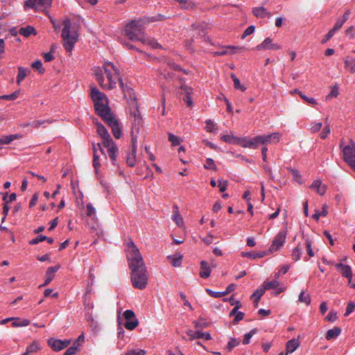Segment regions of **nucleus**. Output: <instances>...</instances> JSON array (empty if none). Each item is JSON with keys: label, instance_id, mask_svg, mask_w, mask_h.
Here are the masks:
<instances>
[{"label": "nucleus", "instance_id": "a18cd8bd", "mask_svg": "<svg viewBox=\"0 0 355 355\" xmlns=\"http://www.w3.org/2000/svg\"><path fill=\"white\" fill-rule=\"evenodd\" d=\"M144 44H148L151 46L153 49H158L161 47V45L153 38H149L147 37V41L141 42Z\"/></svg>", "mask_w": 355, "mask_h": 355}, {"label": "nucleus", "instance_id": "864d4df0", "mask_svg": "<svg viewBox=\"0 0 355 355\" xmlns=\"http://www.w3.org/2000/svg\"><path fill=\"white\" fill-rule=\"evenodd\" d=\"M204 167L206 168V169H213V170H215L216 171L217 170V167L215 164V162L214 161L213 159L211 158H207L205 161V164L204 165Z\"/></svg>", "mask_w": 355, "mask_h": 355}, {"label": "nucleus", "instance_id": "f8f14e48", "mask_svg": "<svg viewBox=\"0 0 355 355\" xmlns=\"http://www.w3.org/2000/svg\"><path fill=\"white\" fill-rule=\"evenodd\" d=\"M130 114L132 122V128L138 132L139 125L142 121V118L138 109L137 103L130 105Z\"/></svg>", "mask_w": 355, "mask_h": 355}, {"label": "nucleus", "instance_id": "37998d69", "mask_svg": "<svg viewBox=\"0 0 355 355\" xmlns=\"http://www.w3.org/2000/svg\"><path fill=\"white\" fill-rule=\"evenodd\" d=\"M168 141L171 143L172 146H175L180 144L182 139L172 133H168Z\"/></svg>", "mask_w": 355, "mask_h": 355}, {"label": "nucleus", "instance_id": "e2e57ef3", "mask_svg": "<svg viewBox=\"0 0 355 355\" xmlns=\"http://www.w3.org/2000/svg\"><path fill=\"white\" fill-rule=\"evenodd\" d=\"M240 343V340L236 338H232L227 344V348L231 351L234 347L238 346Z\"/></svg>", "mask_w": 355, "mask_h": 355}, {"label": "nucleus", "instance_id": "f257e3e1", "mask_svg": "<svg viewBox=\"0 0 355 355\" xmlns=\"http://www.w3.org/2000/svg\"><path fill=\"white\" fill-rule=\"evenodd\" d=\"M94 76L99 85L103 89H112L116 87V80H119V85L130 103V105L136 104V95L133 89L125 85L119 78V70L110 62H105L103 67H96L94 68Z\"/></svg>", "mask_w": 355, "mask_h": 355}, {"label": "nucleus", "instance_id": "393cba45", "mask_svg": "<svg viewBox=\"0 0 355 355\" xmlns=\"http://www.w3.org/2000/svg\"><path fill=\"white\" fill-rule=\"evenodd\" d=\"M345 67L350 73H355V58L347 56L344 58Z\"/></svg>", "mask_w": 355, "mask_h": 355}, {"label": "nucleus", "instance_id": "ea45409f", "mask_svg": "<svg viewBox=\"0 0 355 355\" xmlns=\"http://www.w3.org/2000/svg\"><path fill=\"white\" fill-rule=\"evenodd\" d=\"M231 78L233 80L235 89L241 90L242 92L245 91L246 87L241 84L239 79L234 74H232Z\"/></svg>", "mask_w": 355, "mask_h": 355}, {"label": "nucleus", "instance_id": "09e8293b", "mask_svg": "<svg viewBox=\"0 0 355 355\" xmlns=\"http://www.w3.org/2000/svg\"><path fill=\"white\" fill-rule=\"evenodd\" d=\"M328 214L327 206L324 205L322 207V210L321 211H315V214L313 215V218L318 220L320 216H326Z\"/></svg>", "mask_w": 355, "mask_h": 355}, {"label": "nucleus", "instance_id": "9d476101", "mask_svg": "<svg viewBox=\"0 0 355 355\" xmlns=\"http://www.w3.org/2000/svg\"><path fill=\"white\" fill-rule=\"evenodd\" d=\"M123 316L126 320L124 323V327L127 329L133 330L138 326V320L136 318L135 314L132 310H125Z\"/></svg>", "mask_w": 355, "mask_h": 355}, {"label": "nucleus", "instance_id": "0eeeda50", "mask_svg": "<svg viewBox=\"0 0 355 355\" xmlns=\"http://www.w3.org/2000/svg\"><path fill=\"white\" fill-rule=\"evenodd\" d=\"M343 159L350 167L355 170V143L345 146L343 149Z\"/></svg>", "mask_w": 355, "mask_h": 355}, {"label": "nucleus", "instance_id": "052dcab7", "mask_svg": "<svg viewBox=\"0 0 355 355\" xmlns=\"http://www.w3.org/2000/svg\"><path fill=\"white\" fill-rule=\"evenodd\" d=\"M52 122V121L51 120H37V121H33L31 123V125L34 128H38L40 125L46 123H51Z\"/></svg>", "mask_w": 355, "mask_h": 355}, {"label": "nucleus", "instance_id": "338daca9", "mask_svg": "<svg viewBox=\"0 0 355 355\" xmlns=\"http://www.w3.org/2000/svg\"><path fill=\"white\" fill-rule=\"evenodd\" d=\"M339 94L338 88L337 86H334L331 88L330 93L327 96V99L337 97Z\"/></svg>", "mask_w": 355, "mask_h": 355}, {"label": "nucleus", "instance_id": "13d9d810", "mask_svg": "<svg viewBox=\"0 0 355 355\" xmlns=\"http://www.w3.org/2000/svg\"><path fill=\"white\" fill-rule=\"evenodd\" d=\"M330 132H331L330 127H329V124L327 123L320 134V138L322 139H326L328 137V135H329Z\"/></svg>", "mask_w": 355, "mask_h": 355}, {"label": "nucleus", "instance_id": "39448f33", "mask_svg": "<svg viewBox=\"0 0 355 355\" xmlns=\"http://www.w3.org/2000/svg\"><path fill=\"white\" fill-rule=\"evenodd\" d=\"M90 95L94 104L95 111L101 119L112 114L108 106V99L105 94L96 87H92Z\"/></svg>", "mask_w": 355, "mask_h": 355}, {"label": "nucleus", "instance_id": "1a4fd4ad", "mask_svg": "<svg viewBox=\"0 0 355 355\" xmlns=\"http://www.w3.org/2000/svg\"><path fill=\"white\" fill-rule=\"evenodd\" d=\"M112 129L114 137L119 139L121 136V130L118 120L111 114L102 119Z\"/></svg>", "mask_w": 355, "mask_h": 355}, {"label": "nucleus", "instance_id": "5701e85b", "mask_svg": "<svg viewBox=\"0 0 355 355\" xmlns=\"http://www.w3.org/2000/svg\"><path fill=\"white\" fill-rule=\"evenodd\" d=\"M211 272V269L210 268V266L208 262L206 261H202L200 262V276L202 278L207 279L208 278Z\"/></svg>", "mask_w": 355, "mask_h": 355}, {"label": "nucleus", "instance_id": "a19ab883", "mask_svg": "<svg viewBox=\"0 0 355 355\" xmlns=\"http://www.w3.org/2000/svg\"><path fill=\"white\" fill-rule=\"evenodd\" d=\"M166 19V16L161 15V14H157L154 16L147 17L144 22L145 23L146 22H148V23L155 22V21H163Z\"/></svg>", "mask_w": 355, "mask_h": 355}, {"label": "nucleus", "instance_id": "6e6552de", "mask_svg": "<svg viewBox=\"0 0 355 355\" xmlns=\"http://www.w3.org/2000/svg\"><path fill=\"white\" fill-rule=\"evenodd\" d=\"M52 3V0H27L24 3V8H28L39 10L41 9L49 8Z\"/></svg>", "mask_w": 355, "mask_h": 355}, {"label": "nucleus", "instance_id": "3c124183", "mask_svg": "<svg viewBox=\"0 0 355 355\" xmlns=\"http://www.w3.org/2000/svg\"><path fill=\"white\" fill-rule=\"evenodd\" d=\"M300 96L301 97V98H302L304 101H305L307 103L310 104V105H316L317 104V101L314 98H309L307 96H306L305 94H304L303 93H302L301 92H297Z\"/></svg>", "mask_w": 355, "mask_h": 355}, {"label": "nucleus", "instance_id": "423d86ee", "mask_svg": "<svg viewBox=\"0 0 355 355\" xmlns=\"http://www.w3.org/2000/svg\"><path fill=\"white\" fill-rule=\"evenodd\" d=\"M144 24L145 22L141 19H135L128 23L125 33L128 40L141 43L147 41V36L144 33Z\"/></svg>", "mask_w": 355, "mask_h": 355}, {"label": "nucleus", "instance_id": "473e14b6", "mask_svg": "<svg viewBox=\"0 0 355 355\" xmlns=\"http://www.w3.org/2000/svg\"><path fill=\"white\" fill-rule=\"evenodd\" d=\"M136 153H137L136 147H135L132 150V152L128 155L126 162L129 166L132 167L135 165Z\"/></svg>", "mask_w": 355, "mask_h": 355}, {"label": "nucleus", "instance_id": "ddd939ff", "mask_svg": "<svg viewBox=\"0 0 355 355\" xmlns=\"http://www.w3.org/2000/svg\"><path fill=\"white\" fill-rule=\"evenodd\" d=\"M70 340H60L51 338L48 340V345L54 351L59 352L66 348L69 344Z\"/></svg>", "mask_w": 355, "mask_h": 355}, {"label": "nucleus", "instance_id": "a211bd4d", "mask_svg": "<svg viewBox=\"0 0 355 355\" xmlns=\"http://www.w3.org/2000/svg\"><path fill=\"white\" fill-rule=\"evenodd\" d=\"M282 135L279 132H273L269 135H263L262 141L263 145L266 146V145L268 144L277 143L279 142Z\"/></svg>", "mask_w": 355, "mask_h": 355}, {"label": "nucleus", "instance_id": "f704fd0d", "mask_svg": "<svg viewBox=\"0 0 355 355\" xmlns=\"http://www.w3.org/2000/svg\"><path fill=\"white\" fill-rule=\"evenodd\" d=\"M236 144H239L243 148H251L250 139H248L246 137H237L236 138Z\"/></svg>", "mask_w": 355, "mask_h": 355}, {"label": "nucleus", "instance_id": "58836bf2", "mask_svg": "<svg viewBox=\"0 0 355 355\" xmlns=\"http://www.w3.org/2000/svg\"><path fill=\"white\" fill-rule=\"evenodd\" d=\"M167 258L168 259L171 260V263L174 267L180 266V265L182 263V256H180V255H178H178H175V256L169 255L167 257Z\"/></svg>", "mask_w": 355, "mask_h": 355}, {"label": "nucleus", "instance_id": "dca6fc26", "mask_svg": "<svg viewBox=\"0 0 355 355\" xmlns=\"http://www.w3.org/2000/svg\"><path fill=\"white\" fill-rule=\"evenodd\" d=\"M336 268L340 270L342 276L346 277L348 279V283L351 284L352 280V271L351 267L348 265L338 263L336 265Z\"/></svg>", "mask_w": 355, "mask_h": 355}, {"label": "nucleus", "instance_id": "c9c22d12", "mask_svg": "<svg viewBox=\"0 0 355 355\" xmlns=\"http://www.w3.org/2000/svg\"><path fill=\"white\" fill-rule=\"evenodd\" d=\"M251 148H257L259 145H263L261 135L256 136L250 139Z\"/></svg>", "mask_w": 355, "mask_h": 355}, {"label": "nucleus", "instance_id": "bf43d9fd", "mask_svg": "<svg viewBox=\"0 0 355 355\" xmlns=\"http://www.w3.org/2000/svg\"><path fill=\"white\" fill-rule=\"evenodd\" d=\"M306 249L309 257H312L314 256V252L312 249V242L310 239H307L305 242Z\"/></svg>", "mask_w": 355, "mask_h": 355}, {"label": "nucleus", "instance_id": "2eb2a0df", "mask_svg": "<svg viewBox=\"0 0 355 355\" xmlns=\"http://www.w3.org/2000/svg\"><path fill=\"white\" fill-rule=\"evenodd\" d=\"M265 290H275V295H278L284 291V288L281 286L280 283L277 280L266 281L263 284Z\"/></svg>", "mask_w": 355, "mask_h": 355}, {"label": "nucleus", "instance_id": "aec40b11", "mask_svg": "<svg viewBox=\"0 0 355 355\" xmlns=\"http://www.w3.org/2000/svg\"><path fill=\"white\" fill-rule=\"evenodd\" d=\"M187 335L190 337V340L203 338L206 340H209L211 339V334L207 332H201L199 331H193L191 330H189L187 331Z\"/></svg>", "mask_w": 355, "mask_h": 355}, {"label": "nucleus", "instance_id": "7c9ffc66", "mask_svg": "<svg viewBox=\"0 0 355 355\" xmlns=\"http://www.w3.org/2000/svg\"><path fill=\"white\" fill-rule=\"evenodd\" d=\"M18 138H19V135H10L2 136L0 138V148L1 147L2 145L9 144L13 140L17 139Z\"/></svg>", "mask_w": 355, "mask_h": 355}, {"label": "nucleus", "instance_id": "4be33fe9", "mask_svg": "<svg viewBox=\"0 0 355 355\" xmlns=\"http://www.w3.org/2000/svg\"><path fill=\"white\" fill-rule=\"evenodd\" d=\"M60 266H55L50 267L46 271V279L44 283L40 286H44L48 285L53 279L54 274L58 270Z\"/></svg>", "mask_w": 355, "mask_h": 355}, {"label": "nucleus", "instance_id": "b1692460", "mask_svg": "<svg viewBox=\"0 0 355 355\" xmlns=\"http://www.w3.org/2000/svg\"><path fill=\"white\" fill-rule=\"evenodd\" d=\"M300 345V343L297 339L293 338L288 340L286 345V354L288 355L294 352Z\"/></svg>", "mask_w": 355, "mask_h": 355}, {"label": "nucleus", "instance_id": "4c0bfd02", "mask_svg": "<svg viewBox=\"0 0 355 355\" xmlns=\"http://www.w3.org/2000/svg\"><path fill=\"white\" fill-rule=\"evenodd\" d=\"M265 289L264 288H258L257 289L252 295L251 296V298L252 299H257V304H256V307L258 306V303H259V300L261 299V297L263 296V295L265 293Z\"/></svg>", "mask_w": 355, "mask_h": 355}, {"label": "nucleus", "instance_id": "c85d7f7f", "mask_svg": "<svg viewBox=\"0 0 355 355\" xmlns=\"http://www.w3.org/2000/svg\"><path fill=\"white\" fill-rule=\"evenodd\" d=\"M341 333V329L340 327H334L329 329L326 334V338L328 340L337 338Z\"/></svg>", "mask_w": 355, "mask_h": 355}, {"label": "nucleus", "instance_id": "79ce46f5", "mask_svg": "<svg viewBox=\"0 0 355 355\" xmlns=\"http://www.w3.org/2000/svg\"><path fill=\"white\" fill-rule=\"evenodd\" d=\"M292 259L297 261L300 259L302 256V248L300 247V245H297L295 247L292 252Z\"/></svg>", "mask_w": 355, "mask_h": 355}, {"label": "nucleus", "instance_id": "cd10ccee", "mask_svg": "<svg viewBox=\"0 0 355 355\" xmlns=\"http://www.w3.org/2000/svg\"><path fill=\"white\" fill-rule=\"evenodd\" d=\"M41 349V346L37 340H34L31 345H29L27 348L26 352L23 355H28L36 352Z\"/></svg>", "mask_w": 355, "mask_h": 355}, {"label": "nucleus", "instance_id": "72a5a7b5", "mask_svg": "<svg viewBox=\"0 0 355 355\" xmlns=\"http://www.w3.org/2000/svg\"><path fill=\"white\" fill-rule=\"evenodd\" d=\"M93 166L95 170L97 178L101 180V175L99 173V168L101 167L100 159L98 155L93 156Z\"/></svg>", "mask_w": 355, "mask_h": 355}, {"label": "nucleus", "instance_id": "6e6d98bb", "mask_svg": "<svg viewBox=\"0 0 355 355\" xmlns=\"http://www.w3.org/2000/svg\"><path fill=\"white\" fill-rule=\"evenodd\" d=\"M87 215L92 218L96 217V209L91 203H88L86 206Z\"/></svg>", "mask_w": 355, "mask_h": 355}, {"label": "nucleus", "instance_id": "20e7f679", "mask_svg": "<svg viewBox=\"0 0 355 355\" xmlns=\"http://www.w3.org/2000/svg\"><path fill=\"white\" fill-rule=\"evenodd\" d=\"M96 132L102 139V144L107 149V152L113 165H117V156L119 148L114 142L112 138L108 133L104 125L99 123H96Z\"/></svg>", "mask_w": 355, "mask_h": 355}, {"label": "nucleus", "instance_id": "f03ea898", "mask_svg": "<svg viewBox=\"0 0 355 355\" xmlns=\"http://www.w3.org/2000/svg\"><path fill=\"white\" fill-rule=\"evenodd\" d=\"M127 258L131 270V282L134 288L143 290L148 284L147 270L139 249L133 241L127 243Z\"/></svg>", "mask_w": 355, "mask_h": 355}, {"label": "nucleus", "instance_id": "8fccbe9b", "mask_svg": "<svg viewBox=\"0 0 355 355\" xmlns=\"http://www.w3.org/2000/svg\"><path fill=\"white\" fill-rule=\"evenodd\" d=\"M288 170L290 171V173L293 175L294 180L299 182L300 184H302L303 182L301 180V175L300 173L294 168H289Z\"/></svg>", "mask_w": 355, "mask_h": 355}, {"label": "nucleus", "instance_id": "a878e982", "mask_svg": "<svg viewBox=\"0 0 355 355\" xmlns=\"http://www.w3.org/2000/svg\"><path fill=\"white\" fill-rule=\"evenodd\" d=\"M252 12L254 16L258 18H265L267 16H270V13L267 11V10L264 7H257L253 8Z\"/></svg>", "mask_w": 355, "mask_h": 355}, {"label": "nucleus", "instance_id": "de8ad7c7", "mask_svg": "<svg viewBox=\"0 0 355 355\" xmlns=\"http://www.w3.org/2000/svg\"><path fill=\"white\" fill-rule=\"evenodd\" d=\"M298 300L300 302H304L307 305H309L311 303V297L309 295L305 294L304 291H302L299 295Z\"/></svg>", "mask_w": 355, "mask_h": 355}, {"label": "nucleus", "instance_id": "9b49d317", "mask_svg": "<svg viewBox=\"0 0 355 355\" xmlns=\"http://www.w3.org/2000/svg\"><path fill=\"white\" fill-rule=\"evenodd\" d=\"M287 232L286 230H281L274 238L269 250L271 252L279 250L284 244L286 238Z\"/></svg>", "mask_w": 355, "mask_h": 355}, {"label": "nucleus", "instance_id": "5fc2aeb1", "mask_svg": "<svg viewBox=\"0 0 355 355\" xmlns=\"http://www.w3.org/2000/svg\"><path fill=\"white\" fill-rule=\"evenodd\" d=\"M180 6L182 9L189 10L195 7V3L191 0H184L183 3H181Z\"/></svg>", "mask_w": 355, "mask_h": 355}, {"label": "nucleus", "instance_id": "f3484780", "mask_svg": "<svg viewBox=\"0 0 355 355\" xmlns=\"http://www.w3.org/2000/svg\"><path fill=\"white\" fill-rule=\"evenodd\" d=\"M309 188L314 190L318 195L324 196L327 191V187L322 183L319 179L315 180L310 185Z\"/></svg>", "mask_w": 355, "mask_h": 355}, {"label": "nucleus", "instance_id": "774afa93", "mask_svg": "<svg viewBox=\"0 0 355 355\" xmlns=\"http://www.w3.org/2000/svg\"><path fill=\"white\" fill-rule=\"evenodd\" d=\"M355 309V303L353 302H349L346 308L345 315L347 316L352 313Z\"/></svg>", "mask_w": 355, "mask_h": 355}, {"label": "nucleus", "instance_id": "bb28decb", "mask_svg": "<svg viewBox=\"0 0 355 355\" xmlns=\"http://www.w3.org/2000/svg\"><path fill=\"white\" fill-rule=\"evenodd\" d=\"M181 89L186 93V96L183 98L184 101L186 102L188 107H191L193 105V101L190 95L192 93V89L185 85H182Z\"/></svg>", "mask_w": 355, "mask_h": 355}, {"label": "nucleus", "instance_id": "2f4dec72", "mask_svg": "<svg viewBox=\"0 0 355 355\" xmlns=\"http://www.w3.org/2000/svg\"><path fill=\"white\" fill-rule=\"evenodd\" d=\"M30 72L29 69H26L21 67H18V74L17 76V83L18 85L25 78L28 73Z\"/></svg>", "mask_w": 355, "mask_h": 355}, {"label": "nucleus", "instance_id": "603ef678", "mask_svg": "<svg viewBox=\"0 0 355 355\" xmlns=\"http://www.w3.org/2000/svg\"><path fill=\"white\" fill-rule=\"evenodd\" d=\"M32 67L38 71L39 73H42L44 72V69L42 66V62L41 60H36L32 63Z\"/></svg>", "mask_w": 355, "mask_h": 355}, {"label": "nucleus", "instance_id": "7ed1b4c3", "mask_svg": "<svg viewBox=\"0 0 355 355\" xmlns=\"http://www.w3.org/2000/svg\"><path fill=\"white\" fill-rule=\"evenodd\" d=\"M63 28L62 30L61 37L63 42V46L67 53L71 54L75 44L78 40V33L77 28L71 24L69 18H65L62 21Z\"/></svg>", "mask_w": 355, "mask_h": 355}, {"label": "nucleus", "instance_id": "49530a36", "mask_svg": "<svg viewBox=\"0 0 355 355\" xmlns=\"http://www.w3.org/2000/svg\"><path fill=\"white\" fill-rule=\"evenodd\" d=\"M257 333V329H252L251 331H250L249 332L246 333L245 335H244V338L243 340V344L244 345H248V343H250V339L251 338Z\"/></svg>", "mask_w": 355, "mask_h": 355}, {"label": "nucleus", "instance_id": "4d7b16f0", "mask_svg": "<svg viewBox=\"0 0 355 355\" xmlns=\"http://www.w3.org/2000/svg\"><path fill=\"white\" fill-rule=\"evenodd\" d=\"M205 291L211 297H215V298H218V297H221L223 296H225V293H223V292H216V291H213L212 290L209 289V288H206L205 289Z\"/></svg>", "mask_w": 355, "mask_h": 355}, {"label": "nucleus", "instance_id": "c756f323", "mask_svg": "<svg viewBox=\"0 0 355 355\" xmlns=\"http://www.w3.org/2000/svg\"><path fill=\"white\" fill-rule=\"evenodd\" d=\"M19 33L21 35H23V36L27 37L31 35H35L36 31H35V29L33 26H27L25 27H21L19 31Z\"/></svg>", "mask_w": 355, "mask_h": 355}, {"label": "nucleus", "instance_id": "c03bdc74", "mask_svg": "<svg viewBox=\"0 0 355 355\" xmlns=\"http://www.w3.org/2000/svg\"><path fill=\"white\" fill-rule=\"evenodd\" d=\"M322 128L321 122H311L310 124V131L311 133H316L319 132Z\"/></svg>", "mask_w": 355, "mask_h": 355}, {"label": "nucleus", "instance_id": "69168bd1", "mask_svg": "<svg viewBox=\"0 0 355 355\" xmlns=\"http://www.w3.org/2000/svg\"><path fill=\"white\" fill-rule=\"evenodd\" d=\"M46 239V236L41 234V235L37 236L36 238L31 240L29 241V244L30 245H36V244L39 243L40 242H42V241H45Z\"/></svg>", "mask_w": 355, "mask_h": 355}, {"label": "nucleus", "instance_id": "4468645a", "mask_svg": "<svg viewBox=\"0 0 355 355\" xmlns=\"http://www.w3.org/2000/svg\"><path fill=\"white\" fill-rule=\"evenodd\" d=\"M282 49L280 44L273 43L270 37L266 38L261 44H258L255 49L257 51L263 50H279Z\"/></svg>", "mask_w": 355, "mask_h": 355}, {"label": "nucleus", "instance_id": "6ab92c4d", "mask_svg": "<svg viewBox=\"0 0 355 355\" xmlns=\"http://www.w3.org/2000/svg\"><path fill=\"white\" fill-rule=\"evenodd\" d=\"M243 49L240 46H228L221 48L220 50L214 52L215 55H223L227 54H234L236 52L241 51Z\"/></svg>", "mask_w": 355, "mask_h": 355}, {"label": "nucleus", "instance_id": "e433bc0d", "mask_svg": "<svg viewBox=\"0 0 355 355\" xmlns=\"http://www.w3.org/2000/svg\"><path fill=\"white\" fill-rule=\"evenodd\" d=\"M206 130L208 132L216 133L217 132V126L216 123L211 119H207L205 121Z\"/></svg>", "mask_w": 355, "mask_h": 355}, {"label": "nucleus", "instance_id": "0e129e2a", "mask_svg": "<svg viewBox=\"0 0 355 355\" xmlns=\"http://www.w3.org/2000/svg\"><path fill=\"white\" fill-rule=\"evenodd\" d=\"M345 23V19L338 18L331 30L336 33V31L340 29V28Z\"/></svg>", "mask_w": 355, "mask_h": 355}, {"label": "nucleus", "instance_id": "412c9836", "mask_svg": "<svg viewBox=\"0 0 355 355\" xmlns=\"http://www.w3.org/2000/svg\"><path fill=\"white\" fill-rule=\"evenodd\" d=\"M172 219L178 226L182 227L184 225V220L180 214L179 207L175 205L173 207Z\"/></svg>", "mask_w": 355, "mask_h": 355}, {"label": "nucleus", "instance_id": "680f3d73", "mask_svg": "<svg viewBox=\"0 0 355 355\" xmlns=\"http://www.w3.org/2000/svg\"><path fill=\"white\" fill-rule=\"evenodd\" d=\"M30 324V321L28 319H23L19 322L14 321L12 323L13 327H26Z\"/></svg>", "mask_w": 355, "mask_h": 355}]
</instances>
